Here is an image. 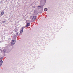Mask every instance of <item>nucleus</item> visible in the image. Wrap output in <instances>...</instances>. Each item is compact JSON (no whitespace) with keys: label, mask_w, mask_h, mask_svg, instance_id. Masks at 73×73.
I'll return each mask as SVG.
<instances>
[{"label":"nucleus","mask_w":73,"mask_h":73,"mask_svg":"<svg viewBox=\"0 0 73 73\" xmlns=\"http://www.w3.org/2000/svg\"><path fill=\"white\" fill-rule=\"evenodd\" d=\"M2 64H3V61L1 60V59H0V66H1L2 65Z\"/></svg>","instance_id":"1"},{"label":"nucleus","mask_w":73,"mask_h":73,"mask_svg":"<svg viewBox=\"0 0 73 73\" xmlns=\"http://www.w3.org/2000/svg\"><path fill=\"white\" fill-rule=\"evenodd\" d=\"M38 7H38V8L39 9H40V8H41V6H39Z\"/></svg>","instance_id":"9"},{"label":"nucleus","mask_w":73,"mask_h":73,"mask_svg":"<svg viewBox=\"0 0 73 73\" xmlns=\"http://www.w3.org/2000/svg\"><path fill=\"white\" fill-rule=\"evenodd\" d=\"M3 23H4V22L3 21Z\"/></svg>","instance_id":"15"},{"label":"nucleus","mask_w":73,"mask_h":73,"mask_svg":"<svg viewBox=\"0 0 73 73\" xmlns=\"http://www.w3.org/2000/svg\"><path fill=\"white\" fill-rule=\"evenodd\" d=\"M33 8H35V7H33Z\"/></svg>","instance_id":"14"},{"label":"nucleus","mask_w":73,"mask_h":73,"mask_svg":"<svg viewBox=\"0 0 73 73\" xmlns=\"http://www.w3.org/2000/svg\"><path fill=\"white\" fill-rule=\"evenodd\" d=\"M44 11H48V9L47 8H45L44 9Z\"/></svg>","instance_id":"7"},{"label":"nucleus","mask_w":73,"mask_h":73,"mask_svg":"<svg viewBox=\"0 0 73 73\" xmlns=\"http://www.w3.org/2000/svg\"><path fill=\"white\" fill-rule=\"evenodd\" d=\"M3 51L4 52H5V49H4L3 50Z\"/></svg>","instance_id":"10"},{"label":"nucleus","mask_w":73,"mask_h":73,"mask_svg":"<svg viewBox=\"0 0 73 73\" xmlns=\"http://www.w3.org/2000/svg\"><path fill=\"white\" fill-rule=\"evenodd\" d=\"M18 33H16V34L17 35L18 34Z\"/></svg>","instance_id":"12"},{"label":"nucleus","mask_w":73,"mask_h":73,"mask_svg":"<svg viewBox=\"0 0 73 73\" xmlns=\"http://www.w3.org/2000/svg\"><path fill=\"white\" fill-rule=\"evenodd\" d=\"M4 12H1V16H3V15H4Z\"/></svg>","instance_id":"6"},{"label":"nucleus","mask_w":73,"mask_h":73,"mask_svg":"<svg viewBox=\"0 0 73 73\" xmlns=\"http://www.w3.org/2000/svg\"><path fill=\"white\" fill-rule=\"evenodd\" d=\"M15 32H17V31H18V29H17V28H15Z\"/></svg>","instance_id":"8"},{"label":"nucleus","mask_w":73,"mask_h":73,"mask_svg":"<svg viewBox=\"0 0 73 73\" xmlns=\"http://www.w3.org/2000/svg\"><path fill=\"white\" fill-rule=\"evenodd\" d=\"M23 28H22L21 29L20 33H23Z\"/></svg>","instance_id":"4"},{"label":"nucleus","mask_w":73,"mask_h":73,"mask_svg":"<svg viewBox=\"0 0 73 73\" xmlns=\"http://www.w3.org/2000/svg\"><path fill=\"white\" fill-rule=\"evenodd\" d=\"M36 19V16H34L32 19L33 20H35Z\"/></svg>","instance_id":"3"},{"label":"nucleus","mask_w":73,"mask_h":73,"mask_svg":"<svg viewBox=\"0 0 73 73\" xmlns=\"http://www.w3.org/2000/svg\"><path fill=\"white\" fill-rule=\"evenodd\" d=\"M15 42H16V41H15L14 40H12V41L11 44H13V45H14V44H15Z\"/></svg>","instance_id":"2"},{"label":"nucleus","mask_w":73,"mask_h":73,"mask_svg":"<svg viewBox=\"0 0 73 73\" xmlns=\"http://www.w3.org/2000/svg\"><path fill=\"white\" fill-rule=\"evenodd\" d=\"M44 1L45 2H46V0H44Z\"/></svg>","instance_id":"13"},{"label":"nucleus","mask_w":73,"mask_h":73,"mask_svg":"<svg viewBox=\"0 0 73 73\" xmlns=\"http://www.w3.org/2000/svg\"><path fill=\"white\" fill-rule=\"evenodd\" d=\"M29 25H30V23H27L26 25V27H29Z\"/></svg>","instance_id":"5"},{"label":"nucleus","mask_w":73,"mask_h":73,"mask_svg":"<svg viewBox=\"0 0 73 73\" xmlns=\"http://www.w3.org/2000/svg\"><path fill=\"white\" fill-rule=\"evenodd\" d=\"M3 58H0V59H1V60H2V59Z\"/></svg>","instance_id":"11"}]
</instances>
